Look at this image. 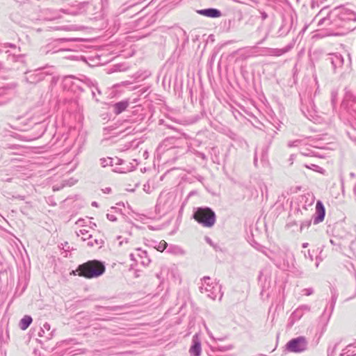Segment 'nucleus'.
I'll list each match as a JSON object with an SVG mask.
<instances>
[{"label": "nucleus", "instance_id": "nucleus-4", "mask_svg": "<svg viewBox=\"0 0 356 356\" xmlns=\"http://www.w3.org/2000/svg\"><path fill=\"white\" fill-rule=\"evenodd\" d=\"M201 15L208 17L216 18L221 16L220 12L215 8H208L204 10H199L197 11Z\"/></svg>", "mask_w": 356, "mask_h": 356}, {"label": "nucleus", "instance_id": "nucleus-8", "mask_svg": "<svg viewBox=\"0 0 356 356\" xmlns=\"http://www.w3.org/2000/svg\"><path fill=\"white\" fill-rule=\"evenodd\" d=\"M127 106L128 104L127 102H119L115 104L114 106L115 113L116 114H120L127 108Z\"/></svg>", "mask_w": 356, "mask_h": 356}, {"label": "nucleus", "instance_id": "nucleus-3", "mask_svg": "<svg viewBox=\"0 0 356 356\" xmlns=\"http://www.w3.org/2000/svg\"><path fill=\"white\" fill-rule=\"evenodd\" d=\"M306 344L305 337H300L289 341L286 344V347L291 352L299 353L305 350Z\"/></svg>", "mask_w": 356, "mask_h": 356}, {"label": "nucleus", "instance_id": "nucleus-6", "mask_svg": "<svg viewBox=\"0 0 356 356\" xmlns=\"http://www.w3.org/2000/svg\"><path fill=\"white\" fill-rule=\"evenodd\" d=\"M33 319L30 316H24L19 322V327L22 330H25L32 323Z\"/></svg>", "mask_w": 356, "mask_h": 356}, {"label": "nucleus", "instance_id": "nucleus-9", "mask_svg": "<svg viewBox=\"0 0 356 356\" xmlns=\"http://www.w3.org/2000/svg\"><path fill=\"white\" fill-rule=\"evenodd\" d=\"M167 243L164 241V240H162L159 242L158 246L156 248V249L159 251V252H163L164 251V250H165V248H167Z\"/></svg>", "mask_w": 356, "mask_h": 356}, {"label": "nucleus", "instance_id": "nucleus-7", "mask_svg": "<svg viewBox=\"0 0 356 356\" xmlns=\"http://www.w3.org/2000/svg\"><path fill=\"white\" fill-rule=\"evenodd\" d=\"M190 353L193 356H199L201 353V346L199 342H195L194 345L190 348Z\"/></svg>", "mask_w": 356, "mask_h": 356}, {"label": "nucleus", "instance_id": "nucleus-1", "mask_svg": "<svg viewBox=\"0 0 356 356\" xmlns=\"http://www.w3.org/2000/svg\"><path fill=\"white\" fill-rule=\"evenodd\" d=\"M78 275L87 279L97 277L105 272L104 265L97 260L88 261L78 266Z\"/></svg>", "mask_w": 356, "mask_h": 356}, {"label": "nucleus", "instance_id": "nucleus-5", "mask_svg": "<svg viewBox=\"0 0 356 356\" xmlns=\"http://www.w3.org/2000/svg\"><path fill=\"white\" fill-rule=\"evenodd\" d=\"M316 211L318 213V216L317 219L316 220V222H322L324 220L325 218V208L323 205V204L321 202H318L316 203Z\"/></svg>", "mask_w": 356, "mask_h": 356}, {"label": "nucleus", "instance_id": "nucleus-2", "mask_svg": "<svg viewBox=\"0 0 356 356\" xmlns=\"http://www.w3.org/2000/svg\"><path fill=\"white\" fill-rule=\"evenodd\" d=\"M193 218L202 226L211 227L216 223V214L208 207L197 208L193 214Z\"/></svg>", "mask_w": 356, "mask_h": 356}]
</instances>
